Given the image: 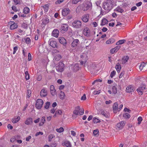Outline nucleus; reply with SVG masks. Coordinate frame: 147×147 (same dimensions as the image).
<instances>
[{
    "label": "nucleus",
    "mask_w": 147,
    "mask_h": 147,
    "mask_svg": "<svg viewBox=\"0 0 147 147\" xmlns=\"http://www.w3.org/2000/svg\"><path fill=\"white\" fill-rule=\"evenodd\" d=\"M42 24L44 25H45L48 24L49 22V20L47 18H45L43 19L42 20Z\"/></svg>",
    "instance_id": "nucleus-28"
},
{
    "label": "nucleus",
    "mask_w": 147,
    "mask_h": 147,
    "mask_svg": "<svg viewBox=\"0 0 147 147\" xmlns=\"http://www.w3.org/2000/svg\"><path fill=\"white\" fill-rule=\"evenodd\" d=\"M70 11V10L68 8H65L62 10V14L64 16H66Z\"/></svg>",
    "instance_id": "nucleus-9"
},
{
    "label": "nucleus",
    "mask_w": 147,
    "mask_h": 147,
    "mask_svg": "<svg viewBox=\"0 0 147 147\" xmlns=\"http://www.w3.org/2000/svg\"><path fill=\"white\" fill-rule=\"evenodd\" d=\"M32 123V119L30 117L28 118L25 122V123L28 125H30Z\"/></svg>",
    "instance_id": "nucleus-20"
},
{
    "label": "nucleus",
    "mask_w": 147,
    "mask_h": 147,
    "mask_svg": "<svg viewBox=\"0 0 147 147\" xmlns=\"http://www.w3.org/2000/svg\"><path fill=\"white\" fill-rule=\"evenodd\" d=\"M16 138L15 136H13L10 139V141L11 142H13L14 141L16 140Z\"/></svg>",
    "instance_id": "nucleus-54"
},
{
    "label": "nucleus",
    "mask_w": 147,
    "mask_h": 147,
    "mask_svg": "<svg viewBox=\"0 0 147 147\" xmlns=\"http://www.w3.org/2000/svg\"><path fill=\"white\" fill-rule=\"evenodd\" d=\"M43 104L42 100L40 99L37 100L35 104V107L38 109H40L42 107Z\"/></svg>",
    "instance_id": "nucleus-6"
},
{
    "label": "nucleus",
    "mask_w": 147,
    "mask_h": 147,
    "mask_svg": "<svg viewBox=\"0 0 147 147\" xmlns=\"http://www.w3.org/2000/svg\"><path fill=\"white\" fill-rule=\"evenodd\" d=\"M89 18V15L88 14H86L83 15L82 18V21L84 22H88Z\"/></svg>",
    "instance_id": "nucleus-7"
},
{
    "label": "nucleus",
    "mask_w": 147,
    "mask_h": 147,
    "mask_svg": "<svg viewBox=\"0 0 147 147\" xmlns=\"http://www.w3.org/2000/svg\"><path fill=\"white\" fill-rule=\"evenodd\" d=\"M137 91L138 92L139 94L142 95L144 92H146L147 90L146 88V86L145 84L142 85L140 86L137 89Z\"/></svg>",
    "instance_id": "nucleus-4"
},
{
    "label": "nucleus",
    "mask_w": 147,
    "mask_h": 147,
    "mask_svg": "<svg viewBox=\"0 0 147 147\" xmlns=\"http://www.w3.org/2000/svg\"><path fill=\"white\" fill-rule=\"evenodd\" d=\"M59 32L57 29H55L53 30L52 32V35L56 38L59 35Z\"/></svg>",
    "instance_id": "nucleus-15"
},
{
    "label": "nucleus",
    "mask_w": 147,
    "mask_h": 147,
    "mask_svg": "<svg viewBox=\"0 0 147 147\" xmlns=\"http://www.w3.org/2000/svg\"><path fill=\"white\" fill-rule=\"evenodd\" d=\"M62 112L61 110H58L56 112V114H58L59 115H61L62 114Z\"/></svg>",
    "instance_id": "nucleus-55"
},
{
    "label": "nucleus",
    "mask_w": 147,
    "mask_h": 147,
    "mask_svg": "<svg viewBox=\"0 0 147 147\" xmlns=\"http://www.w3.org/2000/svg\"><path fill=\"white\" fill-rule=\"evenodd\" d=\"M137 120L138 121V125H140L141 123V122L142 121V117H139L138 118Z\"/></svg>",
    "instance_id": "nucleus-45"
},
{
    "label": "nucleus",
    "mask_w": 147,
    "mask_h": 147,
    "mask_svg": "<svg viewBox=\"0 0 147 147\" xmlns=\"http://www.w3.org/2000/svg\"><path fill=\"white\" fill-rule=\"evenodd\" d=\"M86 99V94H84L81 97V100H85Z\"/></svg>",
    "instance_id": "nucleus-60"
},
{
    "label": "nucleus",
    "mask_w": 147,
    "mask_h": 147,
    "mask_svg": "<svg viewBox=\"0 0 147 147\" xmlns=\"http://www.w3.org/2000/svg\"><path fill=\"white\" fill-rule=\"evenodd\" d=\"M50 45L53 48H58V45H57V42L55 41L51 40L50 41Z\"/></svg>",
    "instance_id": "nucleus-11"
},
{
    "label": "nucleus",
    "mask_w": 147,
    "mask_h": 147,
    "mask_svg": "<svg viewBox=\"0 0 147 147\" xmlns=\"http://www.w3.org/2000/svg\"><path fill=\"white\" fill-rule=\"evenodd\" d=\"M108 22V20L105 18H103L100 24V25L103 26L105 24H107Z\"/></svg>",
    "instance_id": "nucleus-23"
},
{
    "label": "nucleus",
    "mask_w": 147,
    "mask_h": 147,
    "mask_svg": "<svg viewBox=\"0 0 147 147\" xmlns=\"http://www.w3.org/2000/svg\"><path fill=\"white\" fill-rule=\"evenodd\" d=\"M20 119V117L19 116H16L12 119V122L13 123H16Z\"/></svg>",
    "instance_id": "nucleus-25"
},
{
    "label": "nucleus",
    "mask_w": 147,
    "mask_h": 147,
    "mask_svg": "<svg viewBox=\"0 0 147 147\" xmlns=\"http://www.w3.org/2000/svg\"><path fill=\"white\" fill-rule=\"evenodd\" d=\"M55 137V136L53 134H51L49 135L48 138L49 139V141L50 142L51 141L52 139Z\"/></svg>",
    "instance_id": "nucleus-43"
},
{
    "label": "nucleus",
    "mask_w": 147,
    "mask_h": 147,
    "mask_svg": "<svg viewBox=\"0 0 147 147\" xmlns=\"http://www.w3.org/2000/svg\"><path fill=\"white\" fill-rule=\"evenodd\" d=\"M54 90H55L54 86L53 85H51L50 86V91H53Z\"/></svg>",
    "instance_id": "nucleus-64"
},
{
    "label": "nucleus",
    "mask_w": 147,
    "mask_h": 147,
    "mask_svg": "<svg viewBox=\"0 0 147 147\" xmlns=\"http://www.w3.org/2000/svg\"><path fill=\"white\" fill-rule=\"evenodd\" d=\"M50 105V102H46L45 104V106L44 107L46 109H48L49 107V106Z\"/></svg>",
    "instance_id": "nucleus-47"
},
{
    "label": "nucleus",
    "mask_w": 147,
    "mask_h": 147,
    "mask_svg": "<svg viewBox=\"0 0 147 147\" xmlns=\"http://www.w3.org/2000/svg\"><path fill=\"white\" fill-rule=\"evenodd\" d=\"M79 42L78 39H76L74 40L71 43V46L73 47H76L79 44Z\"/></svg>",
    "instance_id": "nucleus-19"
},
{
    "label": "nucleus",
    "mask_w": 147,
    "mask_h": 147,
    "mask_svg": "<svg viewBox=\"0 0 147 147\" xmlns=\"http://www.w3.org/2000/svg\"><path fill=\"white\" fill-rule=\"evenodd\" d=\"M42 76L41 75H38L37 77V80L38 81H40L42 79Z\"/></svg>",
    "instance_id": "nucleus-63"
},
{
    "label": "nucleus",
    "mask_w": 147,
    "mask_h": 147,
    "mask_svg": "<svg viewBox=\"0 0 147 147\" xmlns=\"http://www.w3.org/2000/svg\"><path fill=\"white\" fill-rule=\"evenodd\" d=\"M79 69V67L78 64L77 63L75 64L73 66V70L75 72L76 71Z\"/></svg>",
    "instance_id": "nucleus-27"
},
{
    "label": "nucleus",
    "mask_w": 147,
    "mask_h": 147,
    "mask_svg": "<svg viewBox=\"0 0 147 147\" xmlns=\"http://www.w3.org/2000/svg\"><path fill=\"white\" fill-rule=\"evenodd\" d=\"M123 117L125 119H129L130 117V115L127 113H125L123 115Z\"/></svg>",
    "instance_id": "nucleus-38"
},
{
    "label": "nucleus",
    "mask_w": 147,
    "mask_h": 147,
    "mask_svg": "<svg viewBox=\"0 0 147 147\" xmlns=\"http://www.w3.org/2000/svg\"><path fill=\"white\" fill-rule=\"evenodd\" d=\"M41 122L39 123V125L40 126L42 125L45 122V116L42 117L41 119Z\"/></svg>",
    "instance_id": "nucleus-26"
},
{
    "label": "nucleus",
    "mask_w": 147,
    "mask_h": 147,
    "mask_svg": "<svg viewBox=\"0 0 147 147\" xmlns=\"http://www.w3.org/2000/svg\"><path fill=\"white\" fill-rule=\"evenodd\" d=\"M27 97L28 98H29L31 96V91L30 90H27Z\"/></svg>",
    "instance_id": "nucleus-46"
},
{
    "label": "nucleus",
    "mask_w": 147,
    "mask_h": 147,
    "mask_svg": "<svg viewBox=\"0 0 147 147\" xmlns=\"http://www.w3.org/2000/svg\"><path fill=\"white\" fill-rule=\"evenodd\" d=\"M125 41V40L124 39L119 40L116 42V45H119L123 44Z\"/></svg>",
    "instance_id": "nucleus-35"
},
{
    "label": "nucleus",
    "mask_w": 147,
    "mask_h": 147,
    "mask_svg": "<svg viewBox=\"0 0 147 147\" xmlns=\"http://www.w3.org/2000/svg\"><path fill=\"white\" fill-rule=\"evenodd\" d=\"M116 10H117V11L121 13L123 12V10L120 8H118L116 9Z\"/></svg>",
    "instance_id": "nucleus-58"
},
{
    "label": "nucleus",
    "mask_w": 147,
    "mask_h": 147,
    "mask_svg": "<svg viewBox=\"0 0 147 147\" xmlns=\"http://www.w3.org/2000/svg\"><path fill=\"white\" fill-rule=\"evenodd\" d=\"M146 64V62L145 63L144 62H142L140 64V69L141 70L145 66Z\"/></svg>",
    "instance_id": "nucleus-36"
},
{
    "label": "nucleus",
    "mask_w": 147,
    "mask_h": 147,
    "mask_svg": "<svg viewBox=\"0 0 147 147\" xmlns=\"http://www.w3.org/2000/svg\"><path fill=\"white\" fill-rule=\"evenodd\" d=\"M110 51L111 53V54H113L117 52V51L114 48L111 49Z\"/></svg>",
    "instance_id": "nucleus-51"
},
{
    "label": "nucleus",
    "mask_w": 147,
    "mask_h": 147,
    "mask_svg": "<svg viewBox=\"0 0 147 147\" xmlns=\"http://www.w3.org/2000/svg\"><path fill=\"white\" fill-rule=\"evenodd\" d=\"M64 64L61 62L58 63L56 67V69L58 72H61L64 70Z\"/></svg>",
    "instance_id": "nucleus-3"
},
{
    "label": "nucleus",
    "mask_w": 147,
    "mask_h": 147,
    "mask_svg": "<svg viewBox=\"0 0 147 147\" xmlns=\"http://www.w3.org/2000/svg\"><path fill=\"white\" fill-rule=\"evenodd\" d=\"M83 33L86 36L88 37L90 36V34L89 29L87 27L85 28L83 31Z\"/></svg>",
    "instance_id": "nucleus-12"
},
{
    "label": "nucleus",
    "mask_w": 147,
    "mask_h": 147,
    "mask_svg": "<svg viewBox=\"0 0 147 147\" xmlns=\"http://www.w3.org/2000/svg\"><path fill=\"white\" fill-rule=\"evenodd\" d=\"M126 92H127L131 93L134 92L133 88L131 86H127L126 90Z\"/></svg>",
    "instance_id": "nucleus-21"
},
{
    "label": "nucleus",
    "mask_w": 147,
    "mask_h": 147,
    "mask_svg": "<svg viewBox=\"0 0 147 147\" xmlns=\"http://www.w3.org/2000/svg\"><path fill=\"white\" fill-rule=\"evenodd\" d=\"M99 112L100 114H101L102 115H103L105 117H109L108 113H107V112L106 111H105L104 110L102 109H101L99 111Z\"/></svg>",
    "instance_id": "nucleus-14"
},
{
    "label": "nucleus",
    "mask_w": 147,
    "mask_h": 147,
    "mask_svg": "<svg viewBox=\"0 0 147 147\" xmlns=\"http://www.w3.org/2000/svg\"><path fill=\"white\" fill-rule=\"evenodd\" d=\"M56 131L58 132L61 133L63 131L64 129L63 127H61L59 129H57Z\"/></svg>",
    "instance_id": "nucleus-42"
},
{
    "label": "nucleus",
    "mask_w": 147,
    "mask_h": 147,
    "mask_svg": "<svg viewBox=\"0 0 147 147\" xmlns=\"http://www.w3.org/2000/svg\"><path fill=\"white\" fill-rule=\"evenodd\" d=\"M129 57L128 56H124L122 59V63L124 64L127 62L129 59Z\"/></svg>",
    "instance_id": "nucleus-22"
},
{
    "label": "nucleus",
    "mask_w": 147,
    "mask_h": 147,
    "mask_svg": "<svg viewBox=\"0 0 147 147\" xmlns=\"http://www.w3.org/2000/svg\"><path fill=\"white\" fill-rule=\"evenodd\" d=\"M64 0H58L56 1L55 3L56 4H59L60 3H62Z\"/></svg>",
    "instance_id": "nucleus-50"
},
{
    "label": "nucleus",
    "mask_w": 147,
    "mask_h": 147,
    "mask_svg": "<svg viewBox=\"0 0 147 147\" xmlns=\"http://www.w3.org/2000/svg\"><path fill=\"white\" fill-rule=\"evenodd\" d=\"M21 1V0H13V2L16 5L20 4Z\"/></svg>",
    "instance_id": "nucleus-40"
},
{
    "label": "nucleus",
    "mask_w": 147,
    "mask_h": 147,
    "mask_svg": "<svg viewBox=\"0 0 147 147\" xmlns=\"http://www.w3.org/2000/svg\"><path fill=\"white\" fill-rule=\"evenodd\" d=\"M80 110H79V114L80 115H82L84 113V110L83 108L80 109Z\"/></svg>",
    "instance_id": "nucleus-49"
},
{
    "label": "nucleus",
    "mask_w": 147,
    "mask_h": 147,
    "mask_svg": "<svg viewBox=\"0 0 147 147\" xmlns=\"http://www.w3.org/2000/svg\"><path fill=\"white\" fill-rule=\"evenodd\" d=\"M99 131L98 129H96L94 130L93 134L94 136H98L99 135Z\"/></svg>",
    "instance_id": "nucleus-37"
},
{
    "label": "nucleus",
    "mask_w": 147,
    "mask_h": 147,
    "mask_svg": "<svg viewBox=\"0 0 147 147\" xmlns=\"http://www.w3.org/2000/svg\"><path fill=\"white\" fill-rule=\"evenodd\" d=\"M125 121H121L117 124L116 127L117 128H118L119 129H121L125 125Z\"/></svg>",
    "instance_id": "nucleus-8"
},
{
    "label": "nucleus",
    "mask_w": 147,
    "mask_h": 147,
    "mask_svg": "<svg viewBox=\"0 0 147 147\" xmlns=\"http://www.w3.org/2000/svg\"><path fill=\"white\" fill-rule=\"evenodd\" d=\"M59 40L60 43L63 44L64 46H65L67 42L66 40L63 37H60Z\"/></svg>",
    "instance_id": "nucleus-13"
},
{
    "label": "nucleus",
    "mask_w": 147,
    "mask_h": 147,
    "mask_svg": "<svg viewBox=\"0 0 147 147\" xmlns=\"http://www.w3.org/2000/svg\"><path fill=\"white\" fill-rule=\"evenodd\" d=\"M113 1L112 0H107L106 2L103 3L102 8L109 12L113 7Z\"/></svg>",
    "instance_id": "nucleus-1"
},
{
    "label": "nucleus",
    "mask_w": 147,
    "mask_h": 147,
    "mask_svg": "<svg viewBox=\"0 0 147 147\" xmlns=\"http://www.w3.org/2000/svg\"><path fill=\"white\" fill-rule=\"evenodd\" d=\"M63 145L66 147H71V143L69 141L66 140L62 144Z\"/></svg>",
    "instance_id": "nucleus-18"
},
{
    "label": "nucleus",
    "mask_w": 147,
    "mask_h": 147,
    "mask_svg": "<svg viewBox=\"0 0 147 147\" xmlns=\"http://www.w3.org/2000/svg\"><path fill=\"white\" fill-rule=\"evenodd\" d=\"M12 9L14 11L16 12L17 11V7L14 6H13L12 7Z\"/></svg>",
    "instance_id": "nucleus-61"
},
{
    "label": "nucleus",
    "mask_w": 147,
    "mask_h": 147,
    "mask_svg": "<svg viewBox=\"0 0 147 147\" xmlns=\"http://www.w3.org/2000/svg\"><path fill=\"white\" fill-rule=\"evenodd\" d=\"M11 25L10 26V28L11 30H13L17 28L18 27V25L15 23L14 22H11Z\"/></svg>",
    "instance_id": "nucleus-17"
},
{
    "label": "nucleus",
    "mask_w": 147,
    "mask_h": 147,
    "mask_svg": "<svg viewBox=\"0 0 147 147\" xmlns=\"http://www.w3.org/2000/svg\"><path fill=\"white\" fill-rule=\"evenodd\" d=\"M25 42L27 44H30L31 42V40L28 37H27L25 39Z\"/></svg>",
    "instance_id": "nucleus-44"
},
{
    "label": "nucleus",
    "mask_w": 147,
    "mask_h": 147,
    "mask_svg": "<svg viewBox=\"0 0 147 147\" xmlns=\"http://www.w3.org/2000/svg\"><path fill=\"white\" fill-rule=\"evenodd\" d=\"M43 134V133L41 131H39L37 132L35 134V136H37L39 135H42Z\"/></svg>",
    "instance_id": "nucleus-56"
},
{
    "label": "nucleus",
    "mask_w": 147,
    "mask_h": 147,
    "mask_svg": "<svg viewBox=\"0 0 147 147\" xmlns=\"http://www.w3.org/2000/svg\"><path fill=\"white\" fill-rule=\"evenodd\" d=\"M43 8L44 9L45 12H47L49 9V5L48 4H46L44 6Z\"/></svg>",
    "instance_id": "nucleus-39"
},
{
    "label": "nucleus",
    "mask_w": 147,
    "mask_h": 147,
    "mask_svg": "<svg viewBox=\"0 0 147 147\" xmlns=\"http://www.w3.org/2000/svg\"><path fill=\"white\" fill-rule=\"evenodd\" d=\"M92 6V3L90 1H87L86 3L83 4L82 9L84 11H86Z\"/></svg>",
    "instance_id": "nucleus-5"
},
{
    "label": "nucleus",
    "mask_w": 147,
    "mask_h": 147,
    "mask_svg": "<svg viewBox=\"0 0 147 147\" xmlns=\"http://www.w3.org/2000/svg\"><path fill=\"white\" fill-rule=\"evenodd\" d=\"M116 71L115 70H113L112 71L110 74V76L111 78H113L115 75Z\"/></svg>",
    "instance_id": "nucleus-48"
},
{
    "label": "nucleus",
    "mask_w": 147,
    "mask_h": 147,
    "mask_svg": "<svg viewBox=\"0 0 147 147\" xmlns=\"http://www.w3.org/2000/svg\"><path fill=\"white\" fill-rule=\"evenodd\" d=\"M93 121L94 123H97L100 122V121L98 119L94 117L93 119Z\"/></svg>",
    "instance_id": "nucleus-41"
},
{
    "label": "nucleus",
    "mask_w": 147,
    "mask_h": 147,
    "mask_svg": "<svg viewBox=\"0 0 147 147\" xmlns=\"http://www.w3.org/2000/svg\"><path fill=\"white\" fill-rule=\"evenodd\" d=\"M40 96L42 97H45L47 95V91L45 89H42L40 93Z\"/></svg>",
    "instance_id": "nucleus-10"
},
{
    "label": "nucleus",
    "mask_w": 147,
    "mask_h": 147,
    "mask_svg": "<svg viewBox=\"0 0 147 147\" xmlns=\"http://www.w3.org/2000/svg\"><path fill=\"white\" fill-rule=\"evenodd\" d=\"M115 41V40L114 39L112 38L111 39H110L109 40H107L106 43L107 44H111L113 43V42H114Z\"/></svg>",
    "instance_id": "nucleus-31"
},
{
    "label": "nucleus",
    "mask_w": 147,
    "mask_h": 147,
    "mask_svg": "<svg viewBox=\"0 0 147 147\" xmlns=\"http://www.w3.org/2000/svg\"><path fill=\"white\" fill-rule=\"evenodd\" d=\"M82 0H73L72 1V3L73 4H76L78 2L81 1Z\"/></svg>",
    "instance_id": "nucleus-53"
},
{
    "label": "nucleus",
    "mask_w": 147,
    "mask_h": 147,
    "mask_svg": "<svg viewBox=\"0 0 147 147\" xmlns=\"http://www.w3.org/2000/svg\"><path fill=\"white\" fill-rule=\"evenodd\" d=\"M115 68L118 73H119L120 72L121 69V66L119 63H118L116 64Z\"/></svg>",
    "instance_id": "nucleus-29"
},
{
    "label": "nucleus",
    "mask_w": 147,
    "mask_h": 147,
    "mask_svg": "<svg viewBox=\"0 0 147 147\" xmlns=\"http://www.w3.org/2000/svg\"><path fill=\"white\" fill-rule=\"evenodd\" d=\"M80 110L81 109L79 106L76 107L75 108V110L73 111L74 114L76 115H78L79 110Z\"/></svg>",
    "instance_id": "nucleus-24"
},
{
    "label": "nucleus",
    "mask_w": 147,
    "mask_h": 147,
    "mask_svg": "<svg viewBox=\"0 0 147 147\" xmlns=\"http://www.w3.org/2000/svg\"><path fill=\"white\" fill-rule=\"evenodd\" d=\"M72 26L76 29H79L81 28L82 22L81 21L78 20H74L72 23Z\"/></svg>",
    "instance_id": "nucleus-2"
},
{
    "label": "nucleus",
    "mask_w": 147,
    "mask_h": 147,
    "mask_svg": "<svg viewBox=\"0 0 147 147\" xmlns=\"http://www.w3.org/2000/svg\"><path fill=\"white\" fill-rule=\"evenodd\" d=\"M30 9L27 7H25L23 9V12L25 14H27L29 12Z\"/></svg>",
    "instance_id": "nucleus-32"
},
{
    "label": "nucleus",
    "mask_w": 147,
    "mask_h": 147,
    "mask_svg": "<svg viewBox=\"0 0 147 147\" xmlns=\"http://www.w3.org/2000/svg\"><path fill=\"white\" fill-rule=\"evenodd\" d=\"M28 60L29 61H30L31 60V56L30 53H28Z\"/></svg>",
    "instance_id": "nucleus-59"
},
{
    "label": "nucleus",
    "mask_w": 147,
    "mask_h": 147,
    "mask_svg": "<svg viewBox=\"0 0 147 147\" xmlns=\"http://www.w3.org/2000/svg\"><path fill=\"white\" fill-rule=\"evenodd\" d=\"M51 94L53 96H54L56 94V90H54L53 91H51Z\"/></svg>",
    "instance_id": "nucleus-57"
},
{
    "label": "nucleus",
    "mask_w": 147,
    "mask_h": 147,
    "mask_svg": "<svg viewBox=\"0 0 147 147\" xmlns=\"http://www.w3.org/2000/svg\"><path fill=\"white\" fill-rule=\"evenodd\" d=\"M100 90L98 91H97L96 90H94L93 92V93L94 94V95L98 94L100 93Z\"/></svg>",
    "instance_id": "nucleus-62"
},
{
    "label": "nucleus",
    "mask_w": 147,
    "mask_h": 147,
    "mask_svg": "<svg viewBox=\"0 0 147 147\" xmlns=\"http://www.w3.org/2000/svg\"><path fill=\"white\" fill-rule=\"evenodd\" d=\"M113 93L114 94H116L117 93V89L115 86H113L112 87Z\"/></svg>",
    "instance_id": "nucleus-33"
},
{
    "label": "nucleus",
    "mask_w": 147,
    "mask_h": 147,
    "mask_svg": "<svg viewBox=\"0 0 147 147\" xmlns=\"http://www.w3.org/2000/svg\"><path fill=\"white\" fill-rule=\"evenodd\" d=\"M68 27L67 25L66 24H63L61 28L60 29L62 30L66 31L68 29Z\"/></svg>",
    "instance_id": "nucleus-30"
},
{
    "label": "nucleus",
    "mask_w": 147,
    "mask_h": 147,
    "mask_svg": "<svg viewBox=\"0 0 147 147\" xmlns=\"http://www.w3.org/2000/svg\"><path fill=\"white\" fill-rule=\"evenodd\" d=\"M65 94L63 92L61 91L59 94V96L61 99L63 100L64 98Z\"/></svg>",
    "instance_id": "nucleus-34"
},
{
    "label": "nucleus",
    "mask_w": 147,
    "mask_h": 147,
    "mask_svg": "<svg viewBox=\"0 0 147 147\" xmlns=\"http://www.w3.org/2000/svg\"><path fill=\"white\" fill-rule=\"evenodd\" d=\"M118 104L117 102L115 103L113 105V112L114 113H117V111L118 110Z\"/></svg>",
    "instance_id": "nucleus-16"
},
{
    "label": "nucleus",
    "mask_w": 147,
    "mask_h": 147,
    "mask_svg": "<svg viewBox=\"0 0 147 147\" xmlns=\"http://www.w3.org/2000/svg\"><path fill=\"white\" fill-rule=\"evenodd\" d=\"M102 82V80L100 79H98L97 80H96L94 81V82L92 83V84H95L96 82Z\"/></svg>",
    "instance_id": "nucleus-52"
}]
</instances>
